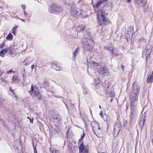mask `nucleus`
I'll list each match as a JSON object with an SVG mask.
<instances>
[{"label": "nucleus", "instance_id": "nucleus-41", "mask_svg": "<svg viewBox=\"0 0 153 153\" xmlns=\"http://www.w3.org/2000/svg\"><path fill=\"white\" fill-rule=\"evenodd\" d=\"M34 65H32L31 66V68L32 69H33V68H34Z\"/></svg>", "mask_w": 153, "mask_h": 153}, {"label": "nucleus", "instance_id": "nucleus-35", "mask_svg": "<svg viewBox=\"0 0 153 153\" xmlns=\"http://www.w3.org/2000/svg\"><path fill=\"white\" fill-rule=\"evenodd\" d=\"M12 33H13V34L15 35H16V30H15V29H13V28L12 29Z\"/></svg>", "mask_w": 153, "mask_h": 153}, {"label": "nucleus", "instance_id": "nucleus-34", "mask_svg": "<svg viewBox=\"0 0 153 153\" xmlns=\"http://www.w3.org/2000/svg\"><path fill=\"white\" fill-rule=\"evenodd\" d=\"M23 71H24V73L22 74V77H23V78H24L25 76V75L26 74V73L25 72V69L23 70Z\"/></svg>", "mask_w": 153, "mask_h": 153}, {"label": "nucleus", "instance_id": "nucleus-44", "mask_svg": "<svg viewBox=\"0 0 153 153\" xmlns=\"http://www.w3.org/2000/svg\"><path fill=\"white\" fill-rule=\"evenodd\" d=\"M17 27H18L17 26H15L14 27H13V29H15V30H16V29H17Z\"/></svg>", "mask_w": 153, "mask_h": 153}, {"label": "nucleus", "instance_id": "nucleus-7", "mask_svg": "<svg viewBox=\"0 0 153 153\" xmlns=\"http://www.w3.org/2000/svg\"><path fill=\"white\" fill-rule=\"evenodd\" d=\"M104 49L108 51L112 54H115L117 52V51L116 48L113 47V45L112 44H109L107 45L104 47Z\"/></svg>", "mask_w": 153, "mask_h": 153}, {"label": "nucleus", "instance_id": "nucleus-48", "mask_svg": "<svg viewBox=\"0 0 153 153\" xmlns=\"http://www.w3.org/2000/svg\"><path fill=\"white\" fill-rule=\"evenodd\" d=\"M1 81L3 82H4V79L3 78H1Z\"/></svg>", "mask_w": 153, "mask_h": 153}, {"label": "nucleus", "instance_id": "nucleus-20", "mask_svg": "<svg viewBox=\"0 0 153 153\" xmlns=\"http://www.w3.org/2000/svg\"><path fill=\"white\" fill-rule=\"evenodd\" d=\"M50 151L51 153H60L59 150L53 148H51Z\"/></svg>", "mask_w": 153, "mask_h": 153}, {"label": "nucleus", "instance_id": "nucleus-52", "mask_svg": "<svg viewBox=\"0 0 153 153\" xmlns=\"http://www.w3.org/2000/svg\"><path fill=\"white\" fill-rule=\"evenodd\" d=\"M99 108H101V105H100L99 106Z\"/></svg>", "mask_w": 153, "mask_h": 153}, {"label": "nucleus", "instance_id": "nucleus-46", "mask_svg": "<svg viewBox=\"0 0 153 153\" xmlns=\"http://www.w3.org/2000/svg\"><path fill=\"white\" fill-rule=\"evenodd\" d=\"M146 2L145 1L144 2V4L143 5H140L141 6H144L146 4Z\"/></svg>", "mask_w": 153, "mask_h": 153}, {"label": "nucleus", "instance_id": "nucleus-14", "mask_svg": "<svg viewBox=\"0 0 153 153\" xmlns=\"http://www.w3.org/2000/svg\"><path fill=\"white\" fill-rule=\"evenodd\" d=\"M106 92L108 96L110 97H114L115 95L113 89L112 88L110 89L108 87L107 90Z\"/></svg>", "mask_w": 153, "mask_h": 153}, {"label": "nucleus", "instance_id": "nucleus-10", "mask_svg": "<svg viewBox=\"0 0 153 153\" xmlns=\"http://www.w3.org/2000/svg\"><path fill=\"white\" fill-rule=\"evenodd\" d=\"M97 72L100 76H107L109 74V72L107 69L103 67L100 68Z\"/></svg>", "mask_w": 153, "mask_h": 153}, {"label": "nucleus", "instance_id": "nucleus-25", "mask_svg": "<svg viewBox=\"0 0 153 153\" xmlns=\"http://www.w3.org/2000/svg\"><path fill=\"white\" fill-rule=\"evenodd\" d=\"M12 80L13 83L18 82V79L16 76H14L12 78Z\"/></svg>", "mask_w": 153, "mask_h": 153}, {"label": "nucleus", "instance_id": "nucleus-4", "mask_svg": "<svg viewBox=\"0 0 153 153\" xmlns=\"http://www.w3.org/2000/svg\"><path fill=\"white\" fill-rule=\"evenodd\" d=\"M83 42L85 45V49L88 51L92 49L94 45V41L91 39H84Z\"/></svg>", "mask_w": 153, "mask_h": 153}, {"label": "nucleus", "instance_id": "nucleus-29", "mask_svg": "<svg viewBox=\"0 0 153 153\" xmlns=\"http://www.w3.org/2000/svg\"><path fill=\"white\" fill-rule=\"evenodd\" d=\"M98 64L92 61V62L91 63V65L93 67H96L98 65Z\"/></svg>", "mask_w": 153, "mask_h": 153}, {"label": "nucleus", "instance_id": "nucleus-45", "mask_svg": "<svg viewBox=\"0 0 153 153\" xmlns=\"http://www.w3.org/2000/svg\"><path fill=\"white\" fill-rule=\"evenodd\" d=\"M34 153H37V152L36 150V148H34Z\"/></svg>", "mask_w": 153, "mask_h": 153}, {"label": "nucleus", "instance_id": "nucleus-9", "mask_svg": "<svg viewBox=\"0 0 153 153\" xmlns=\"http://www.w3.org/2000/svg\"><path fill=\"white\" fill-rule=\"evenodd\" d=\"M29 93L31 95H33V94L36 96H39V93L38 88L34 86L33 87V84H32L31 87V90L29 91Z\"/></svg>", "mask_w": 153, "mask_h": 153}, {"label": "nucleus", "instance_id": "nucleus-47", "mask_svg": "<svg viewBox=\"0 0 153 153\" xmlns=\"http://www.w3.org/2000/svg\"><path fill=\"white\" fill-rule=\"evenodd\" d=\"M145 119H146V118L145 117H144L143 118V123H144V122H145Z\"/></svg>", "mask_w": 153, "mask_h": 153}, {"label": "nucleus", "instance_id": "nucleus-15", "mask_svg": "<svg viewBox=\"0 0 153 153\" xmlns=\"http://www.w3.org/2000/svg\"><path fill=\"white\" fill-rule=\"evenodd\" d=\"M51 68L56 71H59L61 69V68L59 66V65L55 63L53 64Z\"/></svg>", "mask_w": 153, "mask_h": 153}, {"label": "nucleus", "instance_id": "nucleus-21", "mask_svg": "<svg viewBox=\"0 0 153 153\" xmlns=\"http://www.w3.org/2000/svg\"><path fill=\"white\" fill-rule=\"evenodd\" d=\"M53 117L54 120H60L61 119V117L59 114H57L53 115Z\"/></svg>", "mask_w": 153, "mask_h": 153}, {"label": "nucleus", "instance_id": "nucleus-33", "mask_svg": "<svg viewBox=\"0 0 153 153\" xmlns=\"http://www.w3.org/2000/svg\"><path fill=\"white\" fill-rule=\"evenodd\" d=\"M4 46V43H1L0 44V49L3 48Z\"/></svg>", "mask_w": 153, "mask_h": 153}, {"label": "nucleus", "instance_id": "nucleus-3", "mask_svg": "<svg viewBox=\"0 0 153 153\" xmlns=\"http://www.w3.org/2000/svg\"><path fill=\"white\" fill-rule=\"evenodd\" d=\"M70 12L71 15L76 17L84 18L83 12L81 9L77 8L75 5L72 6L70 9Z\"/></svg>", "mask_w": 153, "mask_h": 153}, {"label": "nucleus", "instance_id": "nucleus-12", "mask_svg": "<svg viewBox=\"0 0 153 153\" xmlns=\"http://www.w3.org/2000/svg\"><path fill=\"white\" fill-rule=\"evenodd\" d=\"M121 128V126L120 123L115 124L114 129V133L118 134L120 131Z\"/></svg>", "mask_w": 153, "mask_h": 153}, {"label": "nucleus", "instance_id": "nucleus-39", "mask_svg": "<svg viewBox=\"0 0 153 153\" xmlns=\"http://www.w3.org/2000/svg\"><path fill=\"white\" fill-rule=\"evenodd\" d=\"M100 115L101 116V117L102 118L103 117V113H102V111L100 113Z\"/></svg>", "mask_w": 153, "mask_h": 153}, {"label": "nucleus", "instance_id": "nucleus-31", "mask_svg": "<svg viewBox=\"0 0 153 153\" xmlns=\"http://www.w3.org/2000/svg\"><path fill=\"white\" fill-rule=\"evenodd\" d=\"M4 101V100H1L0 99V105H3V102Z\"/></svg>", "mask_w": 153, "mask_h": 153}, {"label": "nucleus", "instance_id": "nucleus-43", "mask_svg": "<svg viewBox=\"0 0 153 153\" xmlns=\"http://www.w3.org/2000/svg\"><path fill=\"white\" fill-rule=\"evenodd\" d=\"M12 72H13V71H12L11 70H10L8 71L7 73V74H10Z\"/></svg>", "mask_w": 153, "mask_h": 153}, {"label": "nucleus", "instance_id": "nucleus-24", "mask_svg": "<svg viewBox=\"0 0 153 153\" xmlns=\"http://www.w3.org/2000/svg\"><path fill=\"white\" fill-rule=\"evenodd\" d=\"M77 147L76 146H72L70 148V150L72 153H74L76 149H77Z\"/></svg>", "mask_w": 153, "mask_h": 153}, {"label": "nucleus", "instance_id": "nucleus-23", "mask_svg": "<svg viewBox=\"0 0 153 153\" xmlns=\"http://www.w3.org/2000/svg\"><path fill=\"white\" fill-rule=\"evenodd\" d=\"M103 2L102 1H97L96 3V5L94 6V8H97Z\"/></svg>", "mask_w": 153, "mask_h": 153}, {"label": "nucleus", "instance_id": "nucleus-6", "mask_svg": "<svg viewBox=\"0 0 153 153\" xmlns=\"http://www.w3.org/2000/svg\"><path fill=\"white\" fill-rule=\"evenodd\" d=\"M92 126L94 133L97 136L99 135L101 132V131L99 123H98L93 122L92 123Z\"/></svg>", "mask_w": 153, "mask_h": 153}, {"label": "nucleus", "instance_id": "nucleus-53", "mask_svg": "<svg viewBox=\"0 0 153 153\" xmlns=\"http://www.w3.org/2000/svg\"><path fill=\"white\" fill-rule=\"evenodd\" d=\"M126 34H127V33H126Z\"/></svg>", "mask_w": 153, "mask_h": 153}, {"label": "nucleus", "instance_id": "nucleus-42", "mask_svg": "<svg viewBox=\"0 0 153 153\" xmlns=\"http://www.w3.org/2000/svg\"><path fill=\"white\" fill-rule=\"evenodd\" d=\"M10 91L12 92L13 93V94H14V93L13 90H12V89H11V88H10Z\"/></svg>", "mask_w": 153, "mask_h": 153}, {"label": "nucleus", "instance_id": "nucleus-30", "mask_svg": "<svg viewBox=\"0 0 153 153\" xmlns=\"http://www.w3.org/2000/svg\"><path fill=\"white\" fill-rule=\"evenodd\" d=\"M27 118L30 120V123H33V118L31 119L29 117H27Z\"/></svg>", "mask_w": 153, "mask_h": 153}, {"label": "nucleus", "instance_id": "nucleus-17", "mask_svg": "<svg viewBox=\"0 0 153 153\" xmlns=\"http://www.w3.org/2000/svg\"><path fill=\"white\" fill-rule=\"evenodd\" d=\"M102 118L107 123H108L110 122V118L109 116L106 114H105L103 115Z\"/></svg>", "mask_w": 153, "mask_h": 153}, {"label": "nucleus", "instance_id": "nucleus-49", "mask_svg": "<svg viewBox=\"0 0 153 153\" xmlns=\"http://www.w3.org/2000/svg\"><path fill=\"white\" fill-rule=\"evenodd\" d=\"M113 100V99L112 98H111V102H112Z\"/></svg>", "mask_w": 153, "mask_h": 153}, {"label": "nucleus", "instance_id": "nucleus-13", "mask_svg": "<svg viewBox=\"0 0 153 153\" xmlns=\"http://www.w3.org/2000/svg\"><path fill=\"white\" fill-rule=\"evenodd\" d=\"M151 52V49L150 48H148V47L146 48L145 50L144 51L143 53L145 54L146 56V60L148 59V58L149 57Z\"/></svg>", "mask_w": 153, "mask_h": 153}, {"label": "nucleus", "instance_id": "nucleus-19", "mask_svg": "<svg viewBox=\"0 0 153 153\" xmlns=\"http://www.w3.org/2000/svg\"><path fill=\"white\" fill-rule=\"evenodd\" d=\"M13 50V48L12 47H9L8 49H7L6 53L7 54H10L11 53Z\"/></svg>", "mask_w": 153, "mask_h": 153}, {"label": "nucleus", "instance_id": "nucleus-40", "mask_svg": "<svg viewBox=\"0 0 153 153\" xmlns=\"http://www.w3.org/2000/svg\"><path fill=\"white\" fill-rule=\"evenodd\" d=\"M121 68H122V69L123 70V71H124V66L123 65H121Z\"/></svg>", "mask_w": 153, "mask_h": 153}, {"label": "nucleus", "instance_id": "nucleus-36", "mask_svg": "<svg viewBox=\"0 0 153 153\" xmlns=\"http://www.w3.org/2000/svg\"><path fill=\"white\" fill-rule=\"evenodd\" d=\"M21 6H22V9L24 10H25V8H26V6H25V5L23 4Z\"/></svg>", "mask_w": 153, "mask_h": 153}, {"label": "nucleus", "instance_id": "nucleus-2", "mask_svg": "<svg viewBox=\"0 0 153 153\" xmlns=\"http://www.w3.org/2000/svg\"><path fill=\"white\" fill-rule=\"evenodd\" d=\"M138 95L139 94H131V117H133L134 109L137 103Z\"/></svg>", "mask_w": 153, "mask_h": 153}, {"label": "nucleus", "instance_id": "nucleus-1", "mask_svg": "<svg viewBox=\"0 0 153 153\" xmlns=\"http://www.w3.org/2000/svg\"><path fill=\"white\" fill-rule=\"evenodd\" d=\"M108 13L103 9H100L98 11L97 13V19L99 25H107L109 22L106 17Z\"/></svg>", "mask_w": 153, "mask_h": 153}, {"label": "nucleus", "instance_id": "nucleus-54", "mask_svg": "<svg viewBox=\"0 0 153 153\" xmlns=\"http://www.w3.org/2000/svg\"><path fill=\"white\" fill-rule=\"evenodd\" d=\"M128 37V36H126V37Z\"/></svg>", "mask_w": 153, "mask_h": 153}, {"label": "nucleus", "instance_id": "nucleus-32", "mask_svg": "<svg viewBox=\"0 0 153 153\" xmlns=\"http://www.w3.org/2000/svg\"><path fill=\"white\" fill-rule=\"evenodd\" d=\"M85 134L84 133H83L82 135L81 138L79 139V141H80V140L81 141L83 139V138L85 137Z\"/></svg>", "mask_w": 153, "mask_h": 153}, {"label": "nucleus", "instance_id": "nucleus-11", "mask_svg": "<svg viewBox=\"0 0 153 153\" xmlns=\"http://www.w3.org/2000/svg\"><path fill=\"white\" fill-rule=\"evenodd\" d=\"M79 143V144H80V146L79 147V153H88V150L86 148L85 149L82 143V141L80 140Z\"/></svg>", "mask_w": 153, "mask_h": 153}, {"label": "nucleus", "instance_id": "nucleus-38", "mask_svg": "<svg viewBox=\"0 0 153 153\" xmlns=\"http://www.w3.org/2000/svg\"><path fill=\"white\" fill-rule=\"evenodd\" d=\"M24 15L25 16V17H26V16H27V13L25 12V10H24Z\"/></svg>", "mask_w": 153, "mask_h": 153}, {"label": "nucleus", "instance_id": "nucleus-55", "mask_svg": "<svg viewBox=\"0 0 153 153\" xmlns=\"http://www.w3.org/2000/svg\"><path fill=\"white\" fill-rule=\"evenodd\" d=\"M102 153H105V152H102Z\"/></svg>", "mask_w": 153, "mask_h": 153}, {"label": "nucleus", "instance_id": "nucleus-22", "mask_svg": "<svg viewBox=\"0 0 153 153\" xmlns=\"http://www.w3.org/2000/svg\"><path fill=\"white\" fill-rule=\"evenodd\" d=\"M6 51H7V48H4V49H2L0 52V56L2 57H4L5 53L6 52Z\"/></svg>", "mask_w": 153, "mask_h": 153}, {"label": "nucleus", "instance_id": "nucleus-18", "mask_svg": "<svg viewBox=\"0 0 153 153\" xmlns=\"http://www.w3.org/2000/svg\"><path fill=\"white\" fill-rule=\"evenodd\" d=\"M78 48H77L73 52V56L72 57V58L73 59H75L76 57V56L79 53V51H78Z\"/></svg>", "mask_w": 153, "mask_h": 153}, {"label": "nucleus", "instance_id": "nucleus-5", "mask_svg": "<svg viewBox=\"0 0 153 153\" xmlns=\"http://www.w3.org/2000/svg\"><path fill=\"white\" fill-rule=\"evenodd\" d=\"M62 8L56 4H53L49 8V11L51 13L57 14L62 11Z\"/></svg>", "mask_w": 153, "mask_h": 153}, {"label": "nucleus", "instance_id": "nucleus-26", "mask_svg": "<svg viewBox=\"0 0 153 153\" xmlns=\"http://www.w3.org/2000/svg\"><path fill=\"white\" fill-rule=\"evenodd\" d=\"M13 38V36L11 33H9L8 36L6 37V39H7L11 40H12Z\"/></svg>", "mask_w": 153, "mask_h": 153}, {"label": "nucleus", "instance_id": "nucleus-16", "mask_svg": "<svg viewBox=\"0 0 153 153\" xmlns=\"http://www.w3.org/2000/svg\"><path fill=\"white\" fill-rule=\"evenodd\" d=\"M147 82L148 83H152L153 82V71H152L151 75H149L148 76Z\"/></svg>", "mask_w": 153, "mask_h": 153}, {"label": "nucleus", "instance_id": "nucleus-37", "mask_svg": "<svg viewBox=\"0 0 153 153\" xmlns=\"http://www.w3.org/2000/svg\"><path fill=\"white\" fill-rule=\"evenodd\" d=\"M83 93L85 94H87V91L85 89H84L83 90Z\"/></svg>", "mask_w": 153, "mask_h": 153}, {"label": "nucleus", "instance_id": "nucleus-28", "mask_svg": "<svg viewBox=\"0 0 153 153\" xmlns=\"http://www.w3.org/2000/svg\"><path fill=\"white\" fill-rule=\"evenodd\" d=\"M85 27V26L84 25H81L79 26L78 27V28H81V30H80L83 31Z\"/></svg>", "mask_w": 153, "mask_h": 153}, {"label": "nucleus", "instance_id": "nucleus-8", "mask_svg": "<svg viewBox=\"0 0 153 153\" xmlns=\"http://www.w3.org/2000/svg\"><path fill=\"white\" fill-rule=\"evenodd\" d=\"M140 89V88L139 87L138 83L135 82L133 83L131 91V93L139 94Z\"/></svg>", "mask_w": 153, "mask_h": 153}, {"label": "nucleus", "instance_id": "nucleus-27", "mask_svg": "<svg viewBox=\"0 0 153 153\" xmlns=\"http://www.w3.org/2000/svg\"><path fill=\"white\" fill-rule=\"evenodd\" d=\"M100 81L98 78H96L94 79V84L97 85L100 83Z\"/></svg>", "mask_w": 153, "mask_h": 153}, {"label": "nucleus", "instance_id": "nucleus-50", "mask_svg": "<svg viewBox=\"0 0 153 153\" xmlns=\"http://www.w3.org/2000/svg\"><path fill=\"white\" fill-rule=\"evenodd\" d=\"M130 1H129V0L127 1V3H130Z\"/></svg>", "mask_w": 153, "mask_h": 153}, {"label": "nucleus", "instance_id": "nucleus-51", "mask_svg": "<svg viewBox=\"0 0 153 153\" xmlns=\"http://www.w3.org/2000/svg\"><path fill=\"white\" fill-rule=\"evenodd\" d=\"M140 1V2L142 3H143V1Z\"/></svg>", "mask_w": 153, "mask_h": 153}]
</instances>
